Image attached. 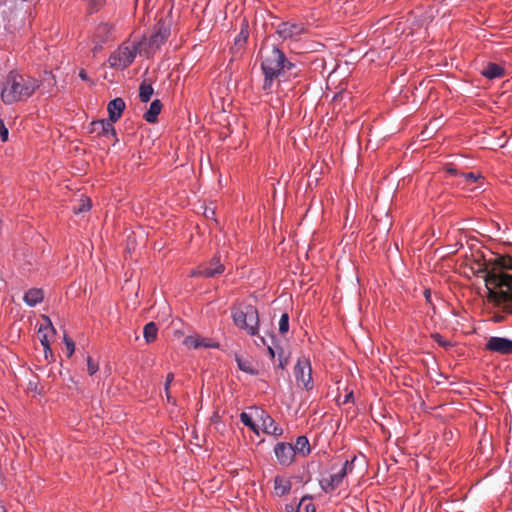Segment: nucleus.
Segmentation results:
<instances>
[{"label":"nucleus","instance_id":"1","mask_svg":"<svg viewBox=\"0 0 512 512\" xmlns=\"http://www.w3.org/2000/svg\"><path fill=\"white\" fill-rule=\"evenodd\" d=\"M261 70L264 75L262 90L266 94L272 93L276 80L284 81L297 77V65L291 62L286 54L277 46L261 49Z\"/></svg>","mask_w":512,"mask_h":512},{"label":"nucleus","instance_id":"2","mask_svg":"<svg viewBox=\"0 0 512 512\" xmlns=\"http://www.w3.org/2000/svg\"><path fill=\"white\" fill-rule=\"evenodd\" d=\"M39 86L37 79L11 70L3 81L0 97L5 105H12L30 98Z\"/></svg>","mask_w":512,"mask_h":512},{"label":"nucleus","instance_id":"3","mask_svg":"<svg viewBox=\"0 0 512 512\" xmlns=\"http://www.w3.org/2000/svg\"><path fill=\"white\" fill-rule=\"evenodd\" d=\"M487 299L497 305L512 301V274L488 273L485 277Z\"/></svg>","mask_w":512,"mask_h":512},{"label":"nucleus","instance_id":"4","mask_svg":"<svg viewBox=\"0 0 512 512\" xmlns=\"http://www.w3.org/2000/svg\"><path fill=\"white\" fill-rule=\"evenodd\" d=\"M231 318L234 325L244 330L250 336H256L259 332L258 309L252 304H243L231 309Z\"/></svg>","mask_w":512,"mask_h":512},{"label":"nucleus","instance_id":"5","mask_svg":"<svg viewBox=\"0 0 512 512\" xmlns=\"http://www.w3.org/2000/svg\"><path fill=\"white\" fill-rule=\"evenodd\" d=\"M222 256L216 252L207 262L199 264L190 272V277L215 278L225 272Z\"/></svg>","mask_w":512,"mask_h":512},{"label":"nucleus","instance_id":"6","mask_svg":"<svg viewBox=\"0 0 512 512\" xmlns=\"http://www.w3.org/2000/svg\"><path fill=\"white\" fill-rule=\"evenodd\" d=\"M294 376L298 387L311 391L314 387L312 367L309 358L300 357L294 366Z\"/></svg>","mask_w":512,"mask_h":512},{"label":"nucleus","instance_id":"7","mask_svg":"<svg viewBox=\"0 0 512 512\" xmlns=\"http://www.w3.org/2000/svg\"><path fill=\"white\" fill-rule=\"evenodd\" d=\"M137 55L136 46H121L108 59L112 68L125 69L134 61Z\"/></svg>","mask_w":512,"mask_h":512},{"label":"nucleus","instance_id":"8","mask_svg":"<svg viewBox=\"0 0 512 512\" xmlns=\"http://www.w3.org/2000/svg\"><path fill=\"white\" fill-rule=\"evenodd\" d=\"M44 323L41 324L38 328V336L41 345L44 350V357L48 362H51L54 359V354L50 347L49 338L56 334V329L54 328L51 319L48 316H43Z\"/></svg>","mask_w":512,"mask_h":512},{"label":"nucleus","instance_id":"9","mask_svg":"<svg viewBox=\"0 0 512 512\" xmlns=\"http://www.w3.org/2000/svg\"><path fill=\"white\" fill-rule=\"evenodd\" d=\"M171 34V23L168 20L160 19L154 26L148 44L152 49L160 48L169 38Z\"/></svg>","mask_w":512,"mask_h":512},{"label":"nucleus","instance_id":"10","mask_svg":"<svg viewBox=\"0 0 512 512\" xmlns=\"http://www.w3.org/2000/svg\"><path fill=\"white\" fill-rule=\"evenodd\" d=\"M306 32L307 28L302 22L284 21L276 28V34L284 41L296 39Z\"/></svg>","mask_w":512,"mask_h":512},{"label":"nucleus","instance_id":"11","mask_svg":"<svg viewBox=\"0 0 512 512\" xmlns=\"http://www.w3.org/2000/svg\"><path fill=\"white\" fill-rule=\"evenodd\" d=\"M485 350L500 355L512 354V340L506 337L491 336L485 343Z\"/></svg>","mask_w":512,"mask_h":512},{"label":"nucleus","instance_id":"12","mask_svg":"<svg viewBox=\"0 0 512 512\" xmlns=\"http://www.w3.org/2000/svg\"><path fill=\"white\" fill-rule=\"evenodd\" d=\"M274 453L278 463L282 466H290L295 460V450L292 444L287 442H279L274 447Z\"/></svg>","mask_w":512,"mask_h":512},{"label":"nucleus","instance_id":"13","mask_svg":"<svg viewBox=\"0 0 512 512\" xmlns=\"http://www.w3.org/2000/svg\"><path fill=\"white\" fill-rule=\"evenodd\" d=\"M260 419L263 431L273 436H281L283 429L275 422V420L264 410L260 411Z\"/></svg>","mask_w":512,"mask_h":512},{"label":"nucleus","instance_id":"14","mask_svg":"<svg viewBox=\"0 0 512 512\" xmlns=\"http://www.w3.org/2000/svg\"><path fill=\"white\" fill-rule=\"evenodd\" d=\"M125 107L126 104L121 97H116L109 101L107 105L108 119L113 123L117 122L121 118Z\"/></svg>","mask_w":512,"mask_h":512},{"label":"nucleus","instance_id":"15","mask_svg":"<svg viewBox=\"0 0 512 512\" xmlns=\"http://www.w3.org/2000/svg\"><path fill=\"white\" fill-rule=\"evenodd\" d=\"M109 119L95 120L90 123L89 131L95 133L97 136H108L109 133H114V126Z\"/></svg>","mask_w":512,"mask_h":512},{"label":"nucleus","instance_id":"16","mask_svg":"<svg viewBox=\"0 0 512 512\" xmlns=\"http://www.w3.org/2000/svg\"><path fill=\"white\" fill-rule=\"evenodd\" d=\"M345 469H341L338 473L332 474L329 479L320 481V486L324 492L334 491L340 486L344 477L346 476Z\"/></svg>","mask_w":512,"mask_h":512},{"label":"nucleus","instance_id":"17","mask_svg":"<svg viewBox=\"0 0 512 512\" xmlns=\"http://www.w3.org/2000/svg\"><path fill=\"white\" fill-rule=\"evenodd\" d=\"M184 344L187 345L188 347H191L194 349L201 348V347H203V348H218L219 347L218 342H215V341L207 339V338H202L198 335L187 336L184 339Z\"/></svg>","mask_w":512,"mask_h":512},{"label":"nucleus","instance_id":"18","mask_svg":"<svg viewBox=\"0 0 512 512\" xmlns=\"http://www.w3.org/2000/svg\"><path fill=\"white\" fill-rule=\"evenodd\" d=\"M44 300V291L41 288H31L23 296L24 303L29 307H35Z\"/></svg>","mask_w":512,"mask_h":512},{"label":"nucleus","instance_id":"19","mask_svg":"<svg viewBox=\"0 0 512 512\" xmlns=\"http://www.w3.org/2000/svg\"><path fill=\"white\" fill-rule=\"evenodd\" d=\"M480 73L483 77L489 80H493L504 76L505 69L497 63L489 62Z\"/></svg>","mask_w":512,"mask_h":512},{"label":"nucleus","instance_id":"20","mask_svg":"<svg viewBox=\"0 0 512 512\" xmlns=\"http://www.w3.org/2000/svg\"><path fill=\"white\" fill-rule=\"evenodd\" d=\"M292 488V483L289 479L282 476H275L274 478V492L278 497H283L289 494Z\"/></svg>","mask_w":512,"mask_h":512},{"label":"nucleus","instance_id":"21","mask_svg":"<svg viewBox=\"0 0 512 512\" xmlns=\"http://www.w3.org/2000/svg\"><path fill=\"white\" fill-rule=\"evenodd\" d=\"M112 34L113 26L109 23H101L97 26L93 39L107 43L112 39Z\"/></svg>","mask_w":512,"mask_h":512},{"label":"nucleus","instance_id":"22","mask_svg":"<svg viewBox=\"0 0 512 512\" xmlns=\"http://www.w3.org/2000/svg\"><path fill=\"white\" fill-rule=\"evenodd\" d=\"M292 448L295 450V455L299 454L303 457L308 456L311 452L309 440L305 435L298 436Z\"/></svg>","mask_w":512,"mask_h":512},{"label":"nucleus","instance_id":"23","mask_svg":"<svg viewBox=\"0 0 512 512\" xmlns=\"http://www.w3.org/2000/svg\"><path fill=\"white\" fill-rule=\"evenodd\" d=\"M162 109V103L159 99H155L150 103L149 109L144 113V119L148 123H155Z\"/></svg>","mask_w":512,"mask_h":512},{"label":"nucleus","instance_id":"24","mask_svg":"<svg viewBox=\"0 0 512 512\" xmlns=\"http://www.w3.org/2000/svg\"><path fill=\"white\" fill-rule=\"evenodd\" d=\"M88 15L98 13L107 3V0H82Z\"/></svg>","mask_w":512,"mask_h":512},{"label":"nucleus","instance_id":"25","mask_svg":"<svg viewBox=\"0 0 512 512\" xmlns=\"http://www.w3.org/2000/svg\"><path fill=\"white\" fill-rule=\"evenodd\" d=\"M235 360L237 362L239 370L253 376L259 374V371L254 367L253 363L250 360H244L238 355H236Z\"/></svg>","mask_w":512,"mask_h":512},{"label":"nucleus","instance_id":"26","mask_svg":"<svg viewBox=\"0 0 512 512\" xmlns=\"http://www.w3.org/2000/svg\"><path fill=\"white\" fill-rule=\"evenodd\" d=\"M158 327L154 322L147 323L143 328V336L146 343H153L157 338Z\"/></svg>","mask_w":512,"mask_h":512},{"label":"nucleus","instance_id":"27","mask_svg":"<svg viewBox=\"0 0 512 512\" xmlns=\"http://www.w3.org/2000/svg\"><path fill=\"white\" fill-rule=\"evenodd\" d=\"M153 92L154 90L151 84L141 83L139 87L140 101L143 103H147L148 101H150Z\"/></svg>","mask_w":512,"mask_h":512},{"label":"nucleus","instance_id":"28","mask_svg":"<svg viewBox=\"0 0 512 512\" xmlns=\"http://www.w3.org/2000/svg\"><path fill=\"white\" fill-rule=\"evenodd\" d=\"M91 207H92L91 200L89 198H82L80 200L79 205L73 207V212L75 214L84 213V212L89 211L91 209Z\"/></svg>","mask_w":512,"mask_h":512},{"label":"nucleus","instance_id":"29","mask_svg":"<svg viewBox=\"0 0 512 512\" xmlns=\"http://www.w3.org/2000/svg\"><path fill=\"white\" fill-rule=\"evenodd\" d=\"M289 330V314L287 312L282 313L279 320V333L285 334Z\"/></svg>","mask_w":512,"mask_h":512},{"label":"nucleus","instance_id":"30","mask_svg":"<svg viewBox=\"0 0 512 512\" xmlns=\"http://www.w3.org/2000/svg\"><path fill=\"white\" fill-rule=\"evenodd\" d=\"M277 367L280 369H285L288 364V356L285 354L283 348H277Z\"/></svg>","mask_w":512,"mask_h":512},{"label":"nucleus","instance_id":"31","mask_svg":"<svg viewBox=\"0 0 512 512\" xmlns=\"http://www.w3.org/2000/svg\"><path fill=\"white\" fill-rule=\"evenodd\" d=\"M312 500V496L309 494L304 495L301 500L299 501L297 506H293L291 504H287L285 506L286 512H300L302 504H304L305 501Z\"/></svg>","mask_w":512,"mask_h":512},{"label":"nucleus","instance_id":"32","mask_svg":"<svg viewBox=\"0 0 512 512\" xmlns=\"http://www.w3.org/2000/svg\"><path fill=\"white\" fill-rule=\"evenodd\" d=\"M431 338L437 342V344L444 348H450L453 346V344L449 341L443 338V336L440 333H432Z\"/></svg>","mask_w":512,"mask_h":512},{"label":"nucleus","instance_id":"33","mask_svg":"<svg viewBox=\"0 0 512 512\" xmlns=\"http://www.w3.org/2000/svg\"><path fill=\"white\" fill-rule=\"evenodd\" d=\"M240 420L245 426L252 429L255 433H258L257 426L255 425L249 414H247L246 412H242L240 414Z\"/></svg>","mask_w":512,"mask_h":512},{"label":"nucleus","instance_id":"34","mask_svg":"<svg viewBox=\"0 0 512 512\" xmlns=\"http://www.w3.org/2000/svg\"><path fill=\"white\" fill-rule=\"evenodd\" d=\"M63 340H64V344H65L66 350H67V357H71L75 352V343L66 334L64 335Z\"/></svg>","mask_w":512,"mask_h":512},{"label":"nucleus","instance_id":"35","mask_svg":"<svg viewBox=\"0 0 512 512\" xmlns=\"http://www.w3.org/2000/svg\"><path fill=\"white\" fill-rule=\"evenodd\" d=\"M86 361L89 375H94L99 370L98 363L94 362L91 356H88Z\"/></svg>","mask_w":512,"mask_h":512},{"label":"nucleus","instance_id":"36","mask_svg":"<svg viewBox=\"0 0 512 512\" xmlns=\"http://www.w3.org/2000/svg\"><path fill=\"white\" fill-rule=\"evenodd\" d=\"M9 137V131L6 127L4 120L0 118V139L2 142H6Z\"/></svg>","mask_w":512,"mask_h":512},{"label":"nucleus","instance_id":"37","mask_svg":"<svg viewBox=\"0 0 512 512\" xmlns=\"http://www.w3.org/2000/svg\"><path fill=\"white\" fill-rule=\"evenodd\" d=\"M461 177L469 182H476L480 177L479 174H475L474 172H463L461 173Z\"/></svg>","mask_w":512,"mask_h":512},{"label":"nucleus","instance_id":"38","mask_svg":"<svg viewBox=\"0 0 512 512\" xmlns=\"http://www.w3.org/2000/svg\"><path fill=\"white\" fill-rule=\"evenodd\" d=\"M357 457L353 456L351 460H346L343 467L341 469H345L346 474L349 472H352L354 468V462L356 461Z\"/></svg>","mask_w":512,"mask_h":512},{"label":"nucleus","instance_id":"39","mask_svg":"<svg viewBox=\"0 0 512 512\" xmlns=\"http://www.w3.org/2000/svg\"><path fill=\"white\" fill-rule=\"evenodd\" d=\"M462 247H463V243L462 242H456L453 245H447L446 246L447 253L454 254V253L458 252Z\"/></svg>","mask_w":512,"mask_h":512},{"label":"nucleus","instance_id":"40","mask_svg":"<svg viewBox=\"0 0 512 512\" xmlns=\"http://www.w3.org/2000/svg\"><path fill=\"white\" fill-rule=\"evenodd\" d=\"M93 43H94V46L92 48V52H93L94 55H96L97 53H99L103 49V46H104L105 42L93 39Z\"/></svg>","mask_w":512,"mask_h":512},{"label":"nucleus","instance_id":"41","mask_svg":"<svg viewBox=\"0 0 512 512\" xmlns=\"http://www.w3.org/2000/svg\"><path fill=\"white\" fill-rule=\"evenodd\" d=\"M311 501L312 500H307L302 504L303 512H316L315 505Z\"/></svg>","mask_w":512,"mask_h":512},{"label":"nucleus","instance_id":"42","mask_svg":"<svg viewBox=\"0 0 512 512\" xmlns=\"http://www.w3.org/2000/svg\"><path fill=\"white\" fill-rule=\"evenodd\" d=\"M174 380V374L172 372L166 375L165 383H164V392H168L170 389L171 383Z\"/></svg>","mask_w":512,"mask_h":512},{"label":"nucleus","instance_id":"43","mask_svg":"<svg viewBox=\"0 0 512 512\" xmlns=\"http://www.w3.org/2000/svg\"><path fill=\"white\" fill-rule=\"evenodd\" d=\"M248 38V32L245 30H241L240 33L235 38V44H239L241 41L246 42Z\"/></svg>","mask_w":512,"mask_h":512},{"label":"nucleus","instance_id":"44","mask_svg":"<svg viewBox=\"0 0 512 512\" xmlns=\"http://www.w3.org/2000/svg\"><path fill=\"white\" fill-rule=\"evenodd\" d=\"M446 173L452 177H457V176H461L462 172H459L458 169L454 166H448L446 168Z\"/></svg>","mask_w":512,"mask_h":512},{"label":"nucleus","instance_id":"45","mask_svg":"<svg viewBox=\"0 0 512 512\" xmlns=\"http://www.w3.org/2000/svg\"><path fill=\"white\" fill-rule=\"evenodd\" d=\"M277 348L278 347L276 346V350H275L273 346L267 344V350H268V353H269L271 358H275L276 352H277Z\"/></svg>","mask_w":512,"mask_h":512},{"label":"nucleus","instance_id":"46","mask_svg":"<svg viewBox=\"0 0 512 512\" xmlns=\"http://www.w3.org/2000/svg\"><path fill=\"white\" fill-rule=\"evenodd\" d=\"M165 396L168 403L176 404V400L171 396L170 389H168V392H165Z\"/></svg>","mask_w":512,"mask_h":512},{"label":"nucleus","instance_id":"47","mask_svg":"<svg viewBox=\"0 0 512 512\" xmlns=\"http://www.w3.org/2000/svg\"><path fill=\"white\" fill-rule=\"evenodd\" d=\"M255 343L257 346L267 345L266 339L263 336H258V338L255 340Z\"/></svg>","mask_w":512,"mask_h":512},{"label":"nucleus","instance_id":"48","mask_svg":"<svg viewBox=\"0 0 512 512\" xmlns=\"http://www.w3.org/2000/svg\"><path fill=\"white\" fill-rule=\"evenodd\" d=\"M79 77L84 80V81H87L89 78H88V74L87 72L84 70V69H81L79 71Z\"/></svg>","mask_w":512,"mask_h":512},{"label":"nucleus","instance_id":"49","mask_svg":"<svg viewBox=\"0 0 512 512\" xmlns=\"http://www.w3.org/2000/svg\"><path fill=\"white\" fill-rule=\"evenodd\" d=\"M424 297L427 302L431 303V290L430 289H425Z\"/></svg>","mask_w":512,"mask_h":512},{"label":"nucleus","instance_id":"50","mask_svg":"<svg viewBox=\"0 0 512 512\" xmlns=\"http://www.w3.org/2000/svg\"><path fill=\"white\" fill-rule=\"evenodd\" d=\"M352 399H353V392H350L345 395L343 403L346 404V403L350 402Z\"/></svg>","mask_w":512,"mask_h":512},{"label":"nucleus","instance_id":"51","mask_svg":"<svg viewBox=\"0 0 512 512\" xmlns=\"http://www.w3.org/2000/svg\"><path fill=\"white\" fill-rule=\"evenodd\" d=\"M108 136H111L114 139L113 145H116V143L118 142V137H117V132H116L115 128H114V133H109Z\"/></svg>","mask_w":512,"mask_h":512},{"label":"nucleus","instance_id":"52","mask_svg":"<svg viewBox=\"0 0 512 512\" xmlns=\"http://www.w3.org/2000/svg\"><path fill=\"white\" fill-rule=\"evenodd\" d=\"M204 214H205L206 217H210V215H214V210L206 209Z\"/></svg>","mask_w":512,"mask_h":512},{"label":"nucleus","instance_id":"53","mask_svg":"<svg viewBox=\"0 0 512 512\" xmlns=\"http://www.w3.org/2000/svg\"><path fill=\"white\" fill-rule=\"evenodd\" d=\"M271 338H272V343L274 344L275 336H274V335H271Z\"/></svg>","mask_w":512,"mask_h":512}]
</instances>
